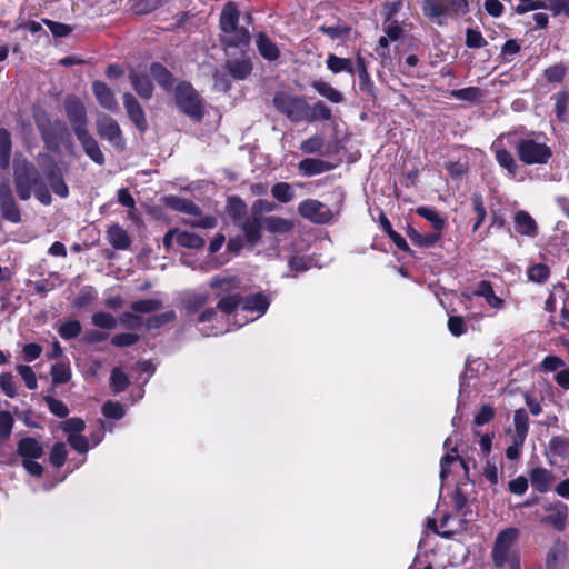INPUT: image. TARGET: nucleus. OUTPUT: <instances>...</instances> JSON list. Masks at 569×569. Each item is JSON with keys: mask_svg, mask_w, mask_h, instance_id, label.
I'll use <instances>...</instances> for the list:
<instances>
[{"mask_svg": "<svg viewBox=\"0 0 569 569\" xmlns=\"http://www.w3.org/2000/svg\"><path fill=\"white\" fill-rule=\"evenodd\" d=\"M13 182L18 197L26 201L33 193L36 199L44 206L52 201L49 188L37 170L26 158H16L13 161Z\"/></svg>", "mask_w": 569, "mask_h": 569, "instance_id": "1", "label": "nucleus"}, {"mask_svg": "<svg viewBox=\"0 0 569 569\" xmlns=\"http://www.w3.org/2000/svg\"><path fill=\"white\" fill-rule=\"evenodd\" d=\"M518 538L519 530L513 527L497 535L491 550L492 562L497 568L521 569L519 552L513 549Z\"/></svg>", "mask_w": 569, "mask_h": 569, "instance_id": "2", "label": "nucleus"}, {"mask_svg": "<svg viewBox=\"0 0 569 569\" xmlns=\"http://www.w3.org/2000/svg\"><path fill=\"white\" fill-rule=\"evenodd\" d=\"M239 11L233 2H228L220 14L221 41L229 47L248 46L250 32L238 26Z\"/></svg>", "mask_w": 569, "mask_h": 569, "instance_id": "3", "label": "nucleus"}, {"mask_svg": "<svg viewBox=\"0 0 569 569\" xmlns=\"http://www.w3.org/2000/svg\"><path fill=\"white\" fill-rule=\"evenodd\" d=\"M17 453L22 458V467L28 473L40 478L43 473V467L37 462L44 453L43 446L32 437H24L17 443Z\"/></svg>", "mask_w": 569, "mask_h": 569, "instance_id": "4", "label": "nucleus"}, {"mask_svg": "<svg viewBox=\"0 0 569 569\" xmlns=\"http://www.w3.org/2000/svg\"><path fill=\"white\" fill-rule=\"evenodd\" d=\"M515 149L520 161L526 164H546L552 157V151L546 143L531 138L520 139Z\"/></svg>", "mask_w": 569, "mask_h": 569, "instance_id": "5", "label": "nucleus"}, {"mask_svg": "<svg viewBox=\"0 0 569 569\" xmlns=\"http://www.w3.org/2000/svg\"><path fill=\"white\" fill-rule=\"evenodd\" d=\"M273 106L292 122H300L307 117V101L303 97L277 92Z\"/></svg>", "mask_w": 569, "mask_h": 569, "instance_id": "6", "label": "nucleus"}, {"mask_svg": "<svg viewBox=\"0 0 569 569\" xmlns=\"http://www.w3.org/2000/svg\"><path fill=\"white\" fill-rule=\"evenodd\" d=\"M469 11L468 0H425L423 12L430 18L445 14L462 16Z\"/></svg>", "mask_w": 569, "mask_h": 569, "instance_id": "7", "label": "nucleus"}, {"mask_svg": "<svg viewBox=\"0 0 569 569\" xmlns=\"http://www.w3.org/2000/svg\"><path fill=\"white\" fill-rule=\"evenodd\" d=\"M176 101L179 109L191 118L200 119L202 104L196 90L189 83H180L176 88Z\"/></svg>", "mask_w": 569, "mask_h": 569, "instance_id": "8", "label": "nucleus"}, {"mask_svg": "<svg viewBox=\"0 0 569 569\" xmlns=\"http://www.w3.org/2000/svg\"><path fill=\"white\" fill-rule=\"evenodd\" d=\"M299 214L313 223H328L333 214L328 206L316 199H307L298 206Z\"/></svg>", "mask_w": 569, "mask_h": 569, "instance_id": "9", "label": "nucleus"}, {"mask_svg": "<svg viewBox=\"0 0 569 569\" xmlns=\"http://www.w3.org/2000/svg\"><path fill=\"white\" fill-rule=\"evenodd\" d=\"M97 131L102 139L108 140L117 150L124 148L120 127L112 118L100 116L97 120Z\"/></svg>", "mask_w": 569, "mask_h": 569, "instance_id": "10", "label": "nucleus"}, {"mask_svg": "<svg viewBox=\"0 0 569 569\" xmlns=\"http://www.w3.org/2000/svg\"><path fill=\"white\" fill-rule=\"evenodd\" d=\"M0 208L2 217L13 223L20 221V211L12 194V190L4 181L0 184Z\"/></svg>", "mask_w": 569, "mask_h": 569, "instance_id": "11", "label": "nucleus"}, {"mask_svg": "<svg viewBox=\"0 0 569 569\" xmlns=\"http://www.w3.org/2000/svg\"><path fill=\"white\" fill-rule=\"evenodd\" d=\"M64 108L68 116V119L74 130V133L78 134L79 129L86 128V110L82 102L76 97H68L64 101Z\"/></svg>", "mask_w": 569, "mask_h": 569, "instance_id": "12", "label": "nucleus"}, {"mask_svg": "<svg viewBox=\"0 0 569 569\" xmlns=\"http://www.w3.org/2000/svg\"><path fill=\"white\" fill-rule=\"evenodd\" d=\"M262 201H257L252 207V217L246 219L241 223V229L247 238V240L253 246L256 244L261 237L260 229L263 227V222L261 223L259 214L260 209L258 206H261Z\"/></svg>", "mask_w": 569, "mask_h": 569, "instance_id": "13", "label": "nucleus"}, {"mask_svg": "<svg viewBox=\"0 0 569 569\" xmlns=\"http://www.w3.org/2000/svg\"><path fill=\"white\" fill-rule=\"evenodd\" d=\"M80 141L86 154L96 163L102 164L104 162V156L99 148L97 140L89 133L87 129H79L76 134Z\"/></svg>", "mask_w": 569, "mask_h": 569, "instance_id": "14", "label": "nucleus"}, {"mask_svg": "<svg viewBox=\"0 0 569 569\" xmlns=\"http://www.w3.org/2000/svg\"><path fill=\"white\" fill-rule=\"evenodd\" d=\"M123 104L129 118L136 124V127L140 131H146L148 128V123L144 117V112L139 102L136 100V98L131 93H124Z\"/></svg>", "mask_w": 569, "mask_h": 569, "instance_id": "15", "label": "nucleus"}, {"mask_svg": "<svg viewBox=\"0 0 569 569\" xmlns=\"http://www.w3.org/2000/svg\"><path fill=\"white\" fill-rule=\"evenodd\" d=\"M472 295L485 298L487 303L495 309L503 307V300L495 295L491 283L487 280L478 282L473 287Z\"/></svg>", "mask_w": 569, "mask_h": 569, "instance_id": "16", "label": "nucleus"}, {"mask_svg": "<svg viewBox=\"0 0 569 569\" xmlns=\"http://www.w3.org/2000/svg\"><path fill=\"white\" fill-rule=\"evenodd\" d=\"M226 68L233 79L243 80L251 73L252 63L248 58L231 59L227 61Z\"/></svg>", "mask_w": 569, "mask_h": 569, "instance_id": "17", "label": "nucleus"}, {"mask_svg": "<svg viewBox=\"0 0 569 569\" xmlns=\"http://www.w3.org/2000/svg\"><path fill=\"white\" fill-rule=\"evenodd\" d=\"M298 167L308 177L330 171L333 168L331 163L316 158H306L299 162Z\"/></svg>", "mask_w": 569, "mask_h": 569, "instance_id": "18", "label": "nucleus"}, {"mask_svg": "<svg viewBox=\"0 0 569 569\" xmlns=\"http://www.w3.org/2000/svg\"><path fill=\"white\" fill-rule=\"evenodd\" d=\"M92 89L96 98L103 108L108 110H116L118 108V102L112 91L106 83L96 81L92 84Z\"/></svg>", "mask_w": 569, "mask_h": 569, "instance_id": "19", "label": "nucleus"}, {"mask_svg": "<svg viewBox=\"0 0 569 569\" xmlns=\"http://www.w3.org/2000/svg\"><path fill=\"white\" fill-rule=\"evenodd\" d=\"M515 228L520 234L535 237L537 234V223L526 211H518L515 216Z\"/></svg>", "mask_w": 569, "mask_h": 569, "instance_id": "20", "label": "nucleus"}, {"mask_svg": "<svg viewBox=\"0 0 569 569\" xmlns=\"http://www.w3.org/2000/svg\"><path fill=\"white\" fill-rule=\"evenodd\" d=\"M130 80L138 96L142 99H150L153 92V86L146 73L132 71Z\"/></svg>", "mask_w": 569, "mask_h": 569, "instance_id": "21", "label": "nucleus"}, {"mask_svg": "<svg viewBox=\"0 0 569 569\" xmlns=\"http://www.w3.org/2000/svg\"><path fill=\"white\" fill-rule=\"evenodd\" d=\"M553 480L552 473L545 468H535L530 472V482L538 492H547Z\"/></svg>", "mask_w": 569, "mask_h": 569, "instance_id": "22", "label": "nucleus"}, {"mask_svg": "<svg viewBox=\"0 0 569 569\" xmlns=\"http://www.w3.org/2000/svg\"><path fill=\"white\" fill-rule=\"evenodd\" d=\"M164 203L167 207H169L173 210L184 212V213H188L191 216H200V213H201L200 208L197 204H194L192 201L184 199V198L177 197V196L166 197Z\"/></svg>", "mask_w": 569, "mask_h": 569, "instance_id": "23", "label": "nucleus"}, {"mask_svg": "<svg viewBox=\"0 0 569 569\" xmlns=\"http://www.w3.org/2000/svg\"><path fill=\"white\" fill-rule=\"evenodd\" d=\"M257 48L259 53L269 61H274L280 56V50L277 44L264 33L260 32L257 36Z\"/></svg>", "mask_w": 569, "mask_h": 569, "instance_id": "24", "label": "nucleus"}, {"mask_svg": "<svg viewBox=\"0 0 569 569\" xmlns=\"http://www.w3.org/2000/svg\"><path fill=\"white\" fill-rule=\"evenodd\" d=\"M108 240L110 244L118 250L128 249L130 246V239L124 229L120 226H111L108 230Z\"/></svg>", "mask_w": 569, "mask_h": 569, "instance_id": "25", "label": "nucleus"}, {"mask_svg": "<svg viewBox=\"0 0 569 569\" xmlns=\"http://www.w3.org/2000/svg\"><path fill=\"white\" fill-rule=\"evenodd\" d=\"M11 134L7 129H0V168L7 170L11 160Z\"/></svg>", "mask_w": 569, "mask_h": 569, "instance_id": "26", "label": "nucleus"}, {"mask_svg": "<svg viewBox=\"0 0 569 569\" xmlns=\"http://www.w3.org/2000/svg\"><path fill=\"white\" fill-rule=\"evenodd\" d=\"M46 179L48 180L50 188L57 196L61 198H67L69 196V188L66 184L63 177L59 170H50L49 172L46 173Z\"/></svg>", "mask_w": 569, "mask_h": 569, "instance_id": "27", "label": "nucleus"}, {"mask_svg": "<svg viewBox=\"0 0 569 569\" xmlns=\"http://www.w3.org/2000/svg\"><path fill=\"white\" fill-rule=\"evenodd\" d=\"M263 228L271 233L282 234L289 232L293 224L284 218L271 216L263 220Z\"/></svg>", "mask_w": 569, "mask_h": 569, "instance_id": "28", "label": "nucleus"}, {"mask_svg": "<svg viewBox=\"0 0 569 569\" xmlns=\"http://www.w3.org/2000/svg\"><path fill=\"white\" fill-rule=\"evenodd\" d=\"M312 88L322 97L328 99L333 103H339L343 100V96L341 92L336 90L330 83L325 82L322 80H316L312 82Z\"/></svg>", "mask_w": 569, "mask_h": 569, "instance_id": "29", "label": "nucleus"}, {"mask_svg": "<svg viewBox=\"0 0 569 569\" xmlns=\"http://www.w3.org/2000/svg\"><path fill=\"white\" fill-rule=\"evenodd\" d=\"M513 423L516 429L515 437H518V442H525L529 427V418L525 409L515 411Z\"/></svg>", "mask_w": 569, "mask_h": 569, "instance_id": "30", "label": "nucleus"}, {"mask_svg": "<svg viewBox=\"0 0 569 569\" xmlns=\"http://www.w3.org/2000/svg\"><path fill=\"white\" fill-rule=\"evenodd\" d=\"M177 243L184 248L199 249L204 246L206 241L197 233L178 230Z\"/></svg>", "mask_w": 569, "mask_h": 569, "instance_id": "31", "label": "nucleus"}, {"mask_svg": "<svg viewBox=\"0 0 569 569\" xmlns=\"http://www.w3.org/2000/svg\"><path fill=\"white\" fill-rule=\"evenodd\" d=\"M150 72L159 86L163 87L166 90L171 89L173 79L171 73L163 66L160 63H152L150 67Z\"/></svg>", "mask_w": 569, "mask_h": 569, "instance_id": "32", "label": "nucleus"}, {"mask_svg": "<svg viewBox=\"0 0 569 569\" xmlns=\"http://www.w3.org/2000/svg\"><path fill=\"white\" fill-rule=\"evenodd\" d=\"M269 307V301L266 296L262 293H256L249 296L243 301V309L248 311H257L259 313H264Z\"/></svg>", "mask_w": 569, "mask_h": 569, "instance_id": "33", "label": "nucleus"}, {"mask_svg": "<svg viewBox=\"0 0 569 569\" xmlns=\"http://www.w3.org/2000/svg\"><path fill=\"white\" fill-rule=\"evenodd\" d=\"M327 67L335 73L339 72H348L350 74L355 73V69L352 67V62L350 59L339 58L335 54H329L327 58Z\"/></svg>", "mask_w": 569, "mask_h": 569, "instance_id": "34", "label": "nucleus"}, {"mask_svg": "<svg viewBox=\"0 0 569 569\" xmlns=\"http://www.w3.org/2000/svg\"><path fill=\"white\" fill-rule=\"evenodd\" d=\"M497 162L508 171L511 178H515L518 170V164L512 154L506 149H498L496 151Z\"/></svg>", "mask_w": 569, "mask_h": 569, "instance_id": "35", "label": "nucleus"}, {"mask_svg": "<svg viewBox=\"0 0 569 569\" xmlns=\"http://www.w3.org/2000/svg\"><path fill=\"white\" fill-rule=\"evenodd\" d=\"M331 117L330 109L321 101L315 103L312 108L307 104V117L303 119L312 122L317 119L329 120Z\"/></svg>", "mask_w": 569, "mask_h": 569, "instance_id": "36", "label": "nucleus"}, {"mask_svg": "<svg viewBox=\"0 0 569 569\" xmlns=\"http://www.w3.org/2000/svg\"><path fill=\"white\" fill-rule=\"evenodd\" d=\"M271 194L278 201L287 203L295 198V190L287 182H278L272 187Z\"/></svg>", "mask_w": 569, "mask_h": 569, "instance_id": "37", "label": "nucleus"}, {"mask_svg": "<svg viewBox=\"0 0 569 569\" xmlns=\"http://www.w3.org/2000/svg\"><path fill=\"white\" fill-rule=\"evenodd\" d=\"M417 213L425 218L426 220H428L432 228L435 230H437L438 232L441 231L445 227V219L440 217V214L431 209V208H428V207H419L417 209Z\"/></svg>", "mask_w": 569, "mask_h": 569, "instance_id": "38", "label": "nucleus"}, {"mask_svg": "<svg viewBox=\"0 0 569 569\" xmlns=\"http://www.w3.org/2000/svg\"><path fill=\"white\" fill-rule=\"evenodd\" d=\"M51 377L52 382L54 385H62L70 380L71 378V370L70 367L66 363H56L51 367Z\"/></svg>", "mask_w": 569, "mask_h": 569, "instance_id": "39", "label": "nucleus"}, {"mask_svg": "<svg viewBox=\"0 0 569 569\" xmlns=\"http://www.w3.org/2000/svg\"><path fill=\"white\" fill-rule=\"evenodd\" d=\"M161 307L162 302L158 299H143L131 303V309L138 313H150L159 310Z\"/></svg>", "mask_w": 569, "mask_h": 569, "instance_id": "40", "label": "nucleus"}, {"mask_svg": "<svg viewBox=\"0 0 569 569\" xmlns=\"http://www.w3.org/2000/svg\"><path fill=\"white\" fill-rule=\"evenodd\" d=\"M129 385L128 376L119 368H113L110 377V386L114 392L123 391Z\"/></svg>", "mask_w": 569, "mask_h": 569, "instance_id": "41", "label": "nucleus"}, {"mask_svg": "<svg viewBox=\"0 0 569 569\" xmlns=\"http://www.w3.org/2000/svg\"><path fill=\"white\" fill-rule=\"evenodd\" d=\"M210 287L218 289L219 293L228 292L238 287V281L232 277H216L211 279Z\"/></svg>", "mask_w": 569, "mask_h": 569, "instance_id": "42", "label": "nucleus"}, {"mask_svg": "<svg viewBox=\"0 0 569 569\" xmlns=\"http://www.w3.org/2000/svg\"><path fill=\"white\" fill-rule=\"evenodd\" d=\"M174 318H176L174 311H172V310L166 311L163 313L149 317L147 319L146 327L148 329L160 328V327L173 321Z\"/></svg>", "mask_w": 569, "mask_h": 569, "instance_id": "43", "label": "nucleus"}, {"mask_svg": "<svg viewBox=\"0 0 569 569\" xmlns=\"http://www.w3.org/2000/svg\"><path fill=\"white\" fill-rule=\"evenodd\" d=\"M323 138L321 136H312L300 144V150L306 154L318 153L323 147Z\"/></svg>", "mask_w": 569, "mask_h": 569, "instance_id": "44", "label": "nucleus"}, {"mask_svg": "<svg viewBox=\"0 0 569 569\" xmlns=\"http://www.w3.org/2000/svg\"><path fill=\"white\" fill-rule=\"evenodd\" d=\"M528 279L533 282H545L550 274V270L546 264L537 263L528 269Z\"/></svg>", "mask_w": 569, "mask_h": 569, "instance_id": "45", "label": "nucleus"}, {"mask_svg": "<svg viewBox=\"0 0 569 569\" xmlns=\"http://www.w3.org/2000/svg\"><path fill=\"white\" fill-rule=\"evenodd\" d=\"M92 323L102 329H114L117 319L109 312H96L92 316Z\"/></svg>", "mask_w": 569, "mask_h": 569, "instance_id": "46", "label": "nucleus"}, {"mask_svg": "<svg viewBox=\"0 0 569 569\" xmlns=\"http://www.w3.org/2000/svg\"><path fill=\"white\" fill-rule=\"evenodd\" d=\"M67 459V448L63 442H57L53 445L51 453H50V462L60 468L64 465Z\"/></svg>", "mask_w": 569, "mask_h": 569, "instance_id": "47", "label": "nucleus"}, {"mask_svg": "<svg viewBox=\"0 0 569 569\" xmlns=\"http://www.w3.org/2000/svg\"><path fill=\"white\" fill-rule=\"evenodd\" d=\"M14 419L9 411H0V439L6 440L10 437Z\"/></svg>", "mask_w": 569, "mask_h": 569, "instance_id": "48", "label": "nucleus"}, {"mask_svg": "<svg viewBox=\"0 0 569 569\" xmlns=\"http://www.w3.org/2000/svg\"><path fill=\"white\" fill-rule=\"evenodd\" d=\"M471 200H472L473 210L477 213V220L473 224V230L476 231V230H478V228L480 227V224L483 222V220L486 218V209L483 206L482 196L480 193H473Z\"/></svg>", "mask_w": 569, "mask_h": 569, "instance_id": "49", "label": "nucleus"}, {"mask_svg": "<svg viewBox=\"0 0 569 569\" xmlns=\"http://www.w3.org/2000/svg\"><path fill=\"white\" fill-rule=\"evenodd\" d=\"M58 332L63 339H72L81 332V325L78 320H70L61 325Z\"/></svg>", "mask_w": 569, "mask_h": 569, "instance_id": "50", "label": "nucleus"}, {"mask_svg": "<svg viewBox=\"0 0 569 569\" xmlns=\"http://www.w3.org/2000/svg\"><path fill=\"white\" fill-rule=\"evenodd\" d=\"M208 300V295L200 292V293H192L187 297L184 300V307L189 312H196L199 308H201Z\"/></svg>", "mask_w": 569, "mask_h": 569, "instance_id": "51", "label": "nucleus"}, {"mask_svg": "<svg viewBox=\"0 0 569 569\" xmlns=\"http://www.w3.org/2000/svg\"><path fill=\"white\" fill-rule=\"evenodd\" d=\"M383 31L391 41H397L401 38L403 30L396 20H391L390 16L383 22Z\"/></svg>", "mask_w": 569, "mask_h": 569, "instance_id": "52", "label": "nucleus"}, {"mask_svg": "<svg viewBox=\"0 0 569 569\" xmlns=\"http://www.w3.org/2000/svg\"><path fill=\"white\" fill-rule=\"evenodd\" d=\"M17 370H18L19 375L21 376V378L23 379L28 389H30V390L37 389V387H38L37 377L31 367L26 366V365H20L17 367Z\"/></svg>", "mask_w": 569, "mask_h": 569, "instance_id": "53", "label": "nucleus"}, {"mask_svg": "<svg viewBox=\"0 0 569 569\" xmlns=\"http://www.w3.org/2000/svg\"><path fill=\"white\" fill-rule=\"evenodd\" d=\"M543 9L552 11L555 16L563 13L569 17V0H543Z\"/></svg>", "mask_w": 569, "mask_h": 569, "instance_id": "54", "label": "nucleus"}, {"mask_svg": "<svg viewBox=\"0 0 569 569\" xmlns=\"http://www.w3.org/2000/svg\"><path fill=\"white\" fill-rule=\"evenodd\" d=\"M44 401L48 405L49 410L51 413L59 418H64L69 413L68 407L60 400H57L52 397H44Z\"/></svg>", "mask_w": 569, "mask_h": 569, "instance_id": "55", "label": "nucleus"}, {"mask_svg": "<svg viewBox=\"0 0 569 569\" xmlns=\"http://www.w3.org/2000/svg\"><path fill=\"white\" fill-rule=\"evenodd\" d=\"M452 96L459 100L475 101L481 97V90L476 87H468L452 91Z\"/></svg>", "mask_w": 569, "mask_h": 569, "instance_id": "56", "label": "nucleus"}, {"mask_svg": "<svg viewBox=\"0 0 569 569\" xmlns=\"http://www.w3.org/2000/svg\"><path fill=\"white\" fill-rule=\"evenodd\" d=\"M566 519H567V507L562 503L557 505L556 515H550L547 517V520L559 530L563 529Z\"/></svg>", "mask_w": 569, "mask_h": 569, "instance_id": "57", "label": "nucleus"}, {"mask_svg": "<svg viewBox=\"0 0 569 569\" xmlns=\"http://www.w3.org/2000/svg\"><path fill=\"white\" fill-rule=\"evenodd\" d=\"M0 387L2 391L9 397L13 398L17 395L14 378L11 373L4 372L0 375Z\"/></svg>", "mask_w": 569, "mask_h": 569, "instance_id": "58", "label": "nucleus"}, {"mask_svg": "<svg viewBox=\"0 0 569 569\" xmlns=\"http://www.w3.org/2000/svg\"><path fill=\"white\" fill-rule=\"evenodd\" d=\"M411 239L421 247H431L433 246L440 238L439 232L429 233L426 236H421L416 231L410 232Z\"/></svg>", "mask_w": 569, "mask_h": 569, "instance_id": "59", "label": "nucleus"}, {"mask_svg": "<svg viewBox=\"0 0 569 569\" xmlns=\"http://www.w3.org/2000/svg\"><path fill=\"white\" fill-rule=\"evenodd\" d=\"M139 339L137 333H119L112 337L111 343L116 347H129L138 342Z\"/></svg>", "mask_w": 569, "mask_h": 569, "instance_id": "60", "label": "nucleus"}, {"mask_svg": "<svg viewBox=\"0 0 569 569\" xmlns=\"http://www.w3.org/2000/svg\"><path fill=\"white\" fill-rule=\"evenodd\" d=\"M520 3L515 8L517 14H525L529 11L545 8V2L541 0H519Z\"/></svg>", "mask_w": 569, "mask_h": 569, "instance_id": "61", "label": "nucleus"}, {"mask_svg": "<svg viewBox=\"0 0 569 569\" xmlns=\"http://www.w3.org/2000/svg\"><path fill=\"white\" fill-rule=\"evenodd\" d=\"M466 44L469 48H482L487 44V41L480 31L468 29L466 33Z\"/></svg>", "mask_w": 569, "mask_h": 569, "instance_id": "62", "label": "nucleus"}, {"mask_svg": "<svg viewBox=\"0 0 569 569\" xmlns=\"http://www.w3.org/2000/svg\"><path fill=\"white\" fill-rule=\"evenodd\" d=\"M568 100H569V94L566 91L558 92L555 96L556 112H557V117L560 120H563L566 117Z\"/></svg>", "mask_w": 569, "mask_h": 569, "instance_id": "63", "label": "nucleus"}, {"mask_svg": "<svg viewBox=\"0 0 569 569\" xmlns=\"http://www.w3.org/2000/svg\"><path fill=\"white\" fill-rule=\"evenodd\" d=\"M448 329L456 337L463 335L467 330L463 318L460 316L450 317L448 319Z\"/></svg>", "mask_w": 569, "mask_h": 569, "instance_id": "64", "label": "nucleus"}]
</instances>
